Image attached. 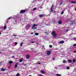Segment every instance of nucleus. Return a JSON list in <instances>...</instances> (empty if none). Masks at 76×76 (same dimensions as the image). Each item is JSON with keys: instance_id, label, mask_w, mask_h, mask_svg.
Masks as SVG:
<instances>
[{"instance_id": "50", "label": "nucleus", "mask_w": 76, "mask_h": 76, "mask_svg": "<svg viewBox=\"0 0 76 76\" xmlns=\"http://www.w3.org/2000/svg\"><path fill=\"white\" fill-rule=\"evenodd\" d=\"M11 66V64H10V66Z\"/></svg>"}, {"instance_id": "12", "label": "nucleus", "mask_w": 76, "mask_h": 76, "mask_svg": "<svg viewBox=\"0 0 76 76\" xmlns=\"http://www.w3.org/2000/svg\"><path fill=\"white\" fill-rule=\"evenodd\" d=\"M8 63L10 64H11V63H13V62L12 61H9Z\"/></svg>"}, {"instance_id": "38", "label": "nucleus", "mask_w": 76, "mask_h": 76, "mask_svg": "<svg viewBox=\"0 0 76 76\" xmlns=\"http://www.w3.org/2000/svg\"><path fill=\"white\" fill-rule=\"evenodd\" d=\"M12 58H14V57H15V56H12Z\"/></svg>"}, {"instance_id": "30", "label": "nucleus", "mask_w": 76, "mask_h": 76, "mask_svg": "<svg viewBox=\"0 0 76 76\" xmlns=\"http://www.w3.org/2000/svg\"><path fill=\"white\" fill-rule=\"evenodd\" d=\"M18 44V43L17 42H15V45H17Z\"/></svg>"}, {"instance_id": "21", "label": "nucleus", "mask_w": 76, "mask_h": 76, "mask_svg": "<svg viewBox=\"0 0 76 76\" xmlns=\"http://www.w3.org/2000/svg\"><path fill=\"white\" fill-rule=\"evenodd\" d=\"M23 60V59L22 58H21L19 60V61L20 62H22Z\"/></svg>"}, {"instance_id": "25", "label": "nucleus", "mask_w": 76, "mask_h": 76, "mask_svg": "<svg viewBox=\"0 0 76 76\" xmlns=\"http://www.w3.org/2000/svg\"><path fill=\"white\" fill-rule=\"evenodd\" d=\"M63 63H66V61L65 60H64L63 61Z\"/></svg>"}, {"instance_id": "45", "label": "nucleus", "mask_w": 76, "mask_h": 76, "mask_svg": "<svg viewBox=\"0 0 76 76\" xmlns=\"http://www.w3.org/2000/svg\"><path fill=\"white\" fill-rule=\"evenodd\" d=\"M55 12H56V11H54V13H55Z\"/></svg>"}, {"instance_id": "22", "label": "nucleus", "mask_w": 76, "mask_h": 76, "mask_svg": "<svg viewBox=\"0 0 76 76\" xmlns=\"http://www.w3.org/2000/svg\"><path fill=\"white\" fill-rule=\"evenodd\" d=\"M35 35H39V34H38V33H35Z\"/></svg>"}, {"instance_id": "17", "label": "nucleus", "mask_w": 76, "mask_h": 76, "mask_svg": "<svg viewBox=\"0 0 76 76\" xmlns=\"http://www.w3.org/2000/svg\"><path fill=\"white\" fill-rule=\"evenodd\" d=\"M41 72L42 73V74H44V73H45V72H44V70H42Z\"/></svg>"}, {"instance_id": "8", "label": "nucleus", "mask_w": 76, "mask_h": 76, "mask_svg": "<svg viewBox=\"0 0 76 76\" xmlns=\"http://www.w3.org/2000/svg\"><path fill=\"white\" fill-rule=\"evenodd\" d=\"M53 6H54V5H53L52 7L51 8V12H53V11H54V10H53Z\"/></svg>"}, {"instance_id": "5", "label": "nucleus", "mask_w": 76, "mask_h": 76, "mask_svg": "<svg viewBox=\"0 0 76 76\" xmlns=\"http://www.w3.org/2000/svg\"><path fill=\"white\" fill-rule=\"evenodd\" d=\"M35 26H37V24H34L33 25L32 27V29H34V28Z\"/></svg>"}, {"instance_id": "14", "label": "nucleus", "mask_w": 76, "mask_h": 76, "mask_svg": "<svg viewBox=\"0 0 76 76\" xmlns=\"http://www.w3.org/2000/svg\"><path fill=\"white\" fill-rule=\"evenodd\" d=\"M68 61L69 63H72V61L70 59L68 60Z\"/></svg>"}, {"instance_id": "4", "label": "nucleus", "mask_w": 76, "mask_h": 76, "mask_svg": "<svg viewBox=\"0 0 76 76\" xmlns=\"http://www.w3.org/2000/svg\"><path fill=\"white\" fill-rule=\"evenodd\" d=\"M51 51H48L47 52V55L48 56H50L51 54Z\"/></svg>"}, {"instance_id": "15", "label": "nucleus", "mask_w": 76, "mask_h": 76, "mask_svg": "<svg viewBox=\"0 0 76 76\" xmlns=\"http://www.w3.org/2000/svg\"><path fill=\"white\" fill-rule=\"evenodd\" d=\"M71 3H73L74 4H76V1H72L71 2Z\"/></svg>"}, {"instance_id": "13", "label": "nucleus", "mask_w": 76, "mask_h": 76, "mask_svg": "<svg viewBox=\"0 0 76 76\" xmlns=\"http://www.w3.org/2000/svg\"><path fill=\"white\" fill-rule=\"evenodd\" d=\"M58 24H61V23H62V22H61V20H60V21H59L58 22Z\"/></svg>"}, {"instance_id": "6", "label": "nucleus", "mask_w": 76, "mask_h": 76, "mask_svg": "<svg viewBox=\"0 0 76 76\" xmlns=\"http://www.w3.org/2000/svg\"><path fill=\"white\" fill-rule=\"evenodd\" d=\"M74 23H75V21H71V23L70 24V25H73V24H74Z\"/></svg>"}, {"instance_id": "47", "label": "nucleus", "mask_w": 76, "mask_h": 76, "mask_svg": "<svg viewBox=\"0 0 76 76\" xmlns=\"http://www.w3.org/2000/svg\"><path fill=\"white\" fill-rule=\"evenodd\" d=\"M29 76H32L31 75H29Z\"/></svg>"}, {"instance_id": "51", "label": "nucleus", "mask_w": 76, "mask_h": 76, "mask_svg": "<svg viewBox=\"0 0 76 76\" xmlns=\"http://www.w3.org/2000/svg\"><path fill=\"white\" fill-rule=\"evenodd\" d=\"M1 63H2V62H1Z\"/></svg>"}, {"instance_id": "23", "label": "nucleus", "mask_w": 76, "mask_h": 76, "mask_svg": "<svg viewBox=\"0 0 76 76\" xmlns=\"http://www.w3.org/2000/svg\"><path fill=\"white\" fill-rule=\"evenodd\" d=\"M56 76H61V75H60L59 74H56Z\"/></svg>"}, {"instance_id": "10", "label": "nucleus", "mask_w": 76, "mask_h": 76, "mask_svg": "<svg viewBox=\"0 0 76 76\" xmlns=\"http://www.w3.org/2000/svg\"><path fill=\"white\" fill-rule=\"evenodd\" d=\"M23 44V42H22L20 44V47H22Z\"/></svg>"}, {"instance_id": "18", "label": "nucleus", "mask_w": 76, "mask_h": 76, "mask_svg": "<svg viewBox=\"0 0 76 76\" xmlns=\"http://www.w3.org/2000/svg\"><path fill=\"white\" fill-rule=\"evenodd\" d=\"M4 29L5 30V29H6V28H7V27H6V26H5L4 27Z\"/></svg>"}, {"instance_id": "26", "label": "nucleus", "mask_w": 76, "mask_h": 76, "mask_svg": "<svg viewBox=\"0 0 76 76\" xmlns=\"http://www.w3.org/2000/svg\"><path fill=\"white\" fill-rule=\"evenodd\" d=\"M12 18V17H9L8 18V20H9V19H10Z\"/></svg>"}, {"instance_id": "1", "label": "nucleus", "mask_w": 76, "mask_h": 76, "mask_svg": "<svg viewBox=\"0 0 76 76\" xmlns=\"http://www.w3.org/2000/svg\"><path fill=\"white\" fill-rule=\"evenodd\" d=\"M51 34L53 36V38L56 37L57 36V34H56V31H53L51 32Z\"/></svg>"}, {"instance_id": "9", "label": "nucleus", "mask_w": 76, "mask_h": 76, "mask_svg": "<svg viewBox=\"0 0 76 76\" xmlns=\"http://www.w3.org/2000/svg\"><path fill=\"white\" fill-rule=\"evenodd\" d=\"M44 16V15H43L42 14L40 15L39 16V17H40V18H42V17Z\"/></svg>"}, {"instance_id": "3", "label": "nucleus", "mask_w": 76, "mask_h": 76, "mask_svg": "<svg viewBox=\"0 0 76 76\" xmlns=\"http://www.w3.org/2000/svg\"><path fill=\"white\" fill-rule=\"evenodd\" d=\"M26 59H28L30 57V55L28 54H27L26 56Z\"/></svg>"}, {"instance_id": "41", "label": "nucleus", "mask_w": 76, "mask_h": 76, "mask_svg": "<svg viewBox=\"0 0 76 76\" xmlns=\"http://www.w3.org/2000/svg\"><path fill=\"white\" fill-rule=\"evenodd\" d=\"M69 31V30H66V32H67V31Z\"/></svg>"}, {"instance_id": "49", "label": "nucleus", "mask_w": 76, "mask_h": 76, "mask_svg": "<svg viewBox=\"0 0 76 76\" xmlns=\"http://www.w3.org/2000/svg\"><path fill=\"white\" fill-rule=\"evenodd\" d=\"M60 4H62V3H61Z\"/></svg>"}, {"instance_id": "28", "label": "nucleus", "mask_w": 76, "mask_h": 76, "mask_svg": "<svg viewBox=\"0 0 76 76\" xmlns=\"http://www.w3.org/2000/svg\"><path fill=\"white\" fill-rule=\"evenodd\" d=\"M49 47L50 48H52V47H53V46H52V45H50L49 46Z\"/></svg>"}, {"instance_id": "52", "label": "nucleus", "mask_w": 76, "mask_h": 76, "mask_svg": "<svg viewBox=\"0 0 76 76\" xmlns=\"http://www.w3.org/2000/svg\"><path fill=\"white\" fill-rule=\"evenodd\" d=\"M27 30H28V29H27Z\"/></svg>"}, {"instance_id": "42", "label": "nucleus", "mask_w": 76, "mask_h": 76, "mask_svg": "<svg viewBox=\"0 0 76 76\" xmlns=\"http://www.w3.org/2000/svg\"><path fill=\"white\" fill-rule=\"evenodd\" d=\"M34 34V33H33V32H31V34Z\"/></svg>"}, {"instance_id": "19", "label": "nucleus", "mask_w": 76, "mask_h": 76, "mask_svg": "<svg viewBox=\"0 0 76 76\" xmlns=\"http://www.w3.org/2000/svg\"><path fill=\"white\" fill-rule=\"evenodd\" d=\"M1 71H5V69L4 68H2L1 69Z\"/></svg>"}, {"instance_id": "32", "label": "nucleus", "mask_w": 76, "mask_h": 76, "mask_svg": "<svg viewBox=\"0 0 76 76\" xmlns=\"http://www.w3.org/2000/svg\"><path fill=\"white\" fill-rule=\"evenodd\" d=\"M33 10H36V8H34L33 9Z\"/></svg>"}, {"instance_id": "48", "label": "nucleus", "mask_w": 76, "mask_h": 76, "mask_svg": "<svg viewBox=\"0 0 76 76\" xmlns=\"http://www.w3.org/2000/svg\"><path fill=\"white\" fill-rule=\"evenodd\" d=\"M37 44H38V43H36Z\"/></svg>"}, {"instance_id": "46", "label": "nucleus", "mask_w": 76, "mask_h": 76, "mask_svg": "<svg viewBox=\"0 0 76 76\" xmlns=\"http://www.w3.org/2000/svg\"><path fill=\"white\" fill-rule=\"evenodd\" d=\"M2 53V52H0V54H1Z\"/></svg>"}, {"instance_id": "36", "label": "nucleus", "mask_w": 76, "mask_h": 76, "mask_svg": "<svg viewBox=\"0 0 76 76\" xmlns=\"http://www.w3.org/2000/svg\"><path fill=\"white\" fill-rule=\"evenodd\" d=\"M74 53H76V50L74 51Z\"/></svg>"}, {"instance_id": "11", "label": "nucleus", "mask_w": 76, "mask_h": 76, "mask_svg": "<svg viewBox=\"0 0 76 76\" xmlns=\"http://www.w3.org/2000/svg\"><path fill=\"white\" fill-rule=\"evenodd\" d=\"M17 64H18V63H16V64H15V68H17V67H18V65H17Z\"/></svg>"}, {"instance_id": "31", "label": "nucleus", "mask_w": 76, "mask_h": 76, "mask_svg": "<svg viewBox=\"0 0 76 76\" xmlns=\"http://www.w3.org/2000/svg\"><path fill=\"white\" fill-rule=\"evenodd\" d=\"M64 13V12H62L61 13V15H63V14Z\"/></svg>"}, {"instance_id": "20", "label": "nucleus", "mask_w": 76, "mask_h": 76, "mask_svg": "<svg viewBox=\"0 0 76 76\" xmlns=\"http://www.w3.org/2000/svg\"><path fill=\"white\" fill-rule=\"evenodd\" d=\"M72 61L74 63H75V62H76V59H73Z\"/></svg>"}, {"instance_id": "27", "label": "nucleus", "mask_w": 76, "mask_h": 76, "mask_svg": "<svg viewBox=\"0 0 76 76\" xmlns=\"http://www.w3.org/2000/svg\"><path fill=\"white\" fill-rule=\"evenodd\" d=\"M16 76H19V74L18 73L16 75Z\"/></svg>"}, {"instance_id": "16", "label": "nucleus", "mask_w": 76, "mask_h": 76, "mask_svg": "<svg viewBox=\"0 0 76 76\" xmlns=\"http://www.w3.org/2000/svg\"><path fill=\"white\" fill-rule=\"evenodd\" d=\"M45 34H46V35H49V34L48 33V32L46 31L45 32Z\"/></svg>"}, {"instance_id": "40", "label": "nucleus", "mask_w": 76, "mask_h": 76, "mask_svg": "<svg viewBox=\"0 0 76 76\" xmlns=\"http://www.w3.org/2000/svg\"><path fill=\"white\" fill-rule=\"evenodd\" d=\"M8 69H10V66H8Z\"/></svg>"}, {"instance_id": "43", "label": "nucleus", "mask_w": 76, "mask_h": 76, "mask_svg": "<svg viewBox=\"0 0 76 76\" xmlns=\"http://www.w3.org/2000/svg\"><path fill=\"white\" fill-rule=\"evenodd\" d=\"M14 37H16V35H14Z\"/></svg>"}, {"instance_id": "34", "label": "nucleus", "mask_w": 76, "mask_h": 76, "mask_svg": "<svg viewBox=\"0 0 76 76\" xmlns=\"http://www.w3.org/2000/svg\"><path fill=\"white\" fill-rule=\"evenodd\" d=\"M33 29H37V28L35 27V28H33Z\"/></svg>"}, {"instance_id": "33", "label": "nucleus", "mask_w": 76, "mask_h": 76, "mask_svg": "<svg viewBox=\"0 0 76 76\" xmlns=\"http://www.w3.org/2000/svg\"><path fill=\"white\" fill-rule=\"evenodd\" d=\"M31 43H35V42H31Z\"/></svg>"}, {"instance_id": "37", "label": "nucleus", "mask_w": 76, "mask_h": 76, "mask_svg": "<svg viewBox=\"0 0 76 76\" xmlns=\"http://www.w3.org/2000/svg\"><path fill=\"white\" fill-rule=\"evenodd\" d=\"M38 64H41V63L40 62H39L38 63Z\"/></svg>"}, {"instance_id": "44", "label": "nucleus", "mask_w": 76, "mask_h": 76, "mask_svg": "<svg viewBox=\"0 0 76 76\" xmlns=\"http://www.w3.org/2000/svg\"><path fill=\"white\" fill-rule=\"evenodd\" d=\"M39 76H42V75H39Z\"/></svg>"}, {"instance_id": "35", "label": "nucleus", "mask_w": 76, "mask_h": 76, "mask_svg": "<svg viewBox=\"0 0 76 76\" xmlns=\"http://www.w3.org/2000/svg\"><path fill=\"white\" fill-rule=\"evenodd\" d=\"M53 60H55V58H53Z\"/></svg>"}, {"instance_id": "7", "label": "nucleus", "mask_w": 76, "mask_h": 76, "mask_svg": "<svg viewBox=\"0 0 76 76\" xmlns=\"http://www.w3.org/2000/svg\"><path fill=\"white\" fill-rule=\"evenodd\" d=\"M64 43V41L62 40L61 41H60L59 42V44H63V43Z\"/></svg>"}, {"instance_id": "24", "label": "nucleus", "mask_w": 76, "mask_h": 76, "mask_svg": "<svg viewBox=\"0 0 76 76\" xmlns=\"http://www.w3.org/2000/svg\"><path fill=\"white\" fill-rule=\"evenodd\" d=\"M66 69H67V70H69V69H70V67H69V66L67 67H66Z\"/></svg>"}, {"instance_id": "2", "label": "nucleus", "mask_w": 76, "mask_h": 76, "mask_svg": "<svg viewBox=\"0 0 76 76\" xmlns=\"http://www.w3.org/2000/svg\"><path fill=\"white\" fill-rule=\"evenodd\" d=\"M26 12V10H22L20 12V13H24Z\"/></svg>"}, {"instance_id": "29", "label": "nucleus", "mask_w": 76, "mask_h": 76, "mask_svg": "<svg viewBox=\"0 0 76 76\" xmlns=\"http://www.w3.org/2000/svg\"><path fill=\"white\" fill-rule=\"evenodd\" d=\"M73 47H75V46H76V44H74L73 45Z\"/></svg>"}, {"instance_id": "39", "label": "nucleus", "mask_w": 76, "mask_h": 76, "mask_svg": "<svg viewBox=\"0 0 76 76\" xmlns=\"http://www.w3.org/2000/svg\"><path fill=\"white\" fill-rule=\"evenodd\" d=\"M1 31H0V35H1Z\"/></svg>"}]
</instances>
